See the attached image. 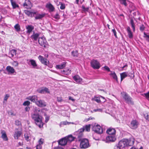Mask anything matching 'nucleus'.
<instances>
[{
  "instance_id": "nucleus-12",
  "label": "nucleus",
  "mask_w": 149,
  "mask_h": 149,
  "mask_svg": "<svg viewBox=\"0 0 149 149\" xmlns=\"http://www.w3.org/2000/svg\"><path fill=\"white\" fill-rule=\"evenodd\" d=\"M23 5L27 9H30L32 7V4L29 0H25Z\"/></svg>"
},
{
  "instance_id": "nucleus-43",
  "label": "nucleus",
  "mask_w": 149,
  "mask_h": 149,
  "mask_svg": "<svg viewBox=\"0 0 149 149\" xmlns=\"http://www.w3.org/2000/svg\"><path fill=\"white\" fill-rule=\"evenodd\" d=\"M60 4L61 5L60 8L61 10H64L65 8V6L64 3H63L62 2H60Z\"/></svg>"
},
{
  "instance_id": "nucleus-23",
  "label": "nucleus",
  "mask_w": 149,
  "mask_h": 149,
  "mask_svg": "<svg viewBox=\"0 0 149 149\" xmlns=\"http://www.w3.org/2000/svg\"><path fill=\"white\" fill-rule=\"evenodd\" d=\"M29 62L30 63L33 68L37 69L39 68V67L37 66V65L35 60L33 59H30L29 60Z\"/></svg>"
},
{
  "instance_id": "nucleus-25",
  "label": "nucleus",
  "mask_w": 149,
  "mask_h": 149,
  "mask_svg": "<svg viewBox=\"0 0 149 149\" xmlns=\"http://www.w3.org/2000/svg\"><path fill=\"white\" fill-rule=\"evenodd\" d=\"M67 139L68 143H70L74 140L75 137H73L72 135H69L65 137Z\"/></svg>"
},
{
  "instance_id": "nucleus-44",
  "label": "nucleus",
  "mask_w": 149,
  "mask_h": 149,
  "mask_svg": "<svg viewBox=\"0 0 149 149\" xmlns=\"http://www.w3.org/2000/svg\"><path fill=\"white\" fill-rule=\"evenodd\" d=\"M81 8L83 10L84 12H88V10L89 9V7H87L86 8H85L84 6V5H82L81 6Z\"/></svg>"
},
{
  "instance_id": "nucleus-38",
  "label": "nucleus",
  "mask_w": 149,
  "mask_h": 149,
  "mask_svg": "<svg viewBox=\"0 0 149 149\" xmlns=\"http://www.w3.org/2000/svg\"><path fill=\"white\" fill-rule=\"evenodd\" d=\"M130 23L133 29V31H134L135 30V25L133 19H130Z\"/></svg>"
},
{
  "instance_id": "nucleus-52",
  "label": "nucleus",
  "mask_w": 149,
  "mask_h": 149,
  "mask_svg": "<svg viewBox=\"0 0 149 149\" xmlns=\"http://www.w3.org/2000/svg\"><path fill=\"white\" fill-rule=\"evenodd\" d=\"M112 31L114 35L116 37V38H117V37L116 35V32L115 30V29L114 28L113 29H112Z\"/></svg>"
},
{
  "instance_id": "nucleus-55",
  "label": "nucleus",
  "mask_w": 149,
  "mask_h": 149,
  "mask_svg": "<svg viewBox=\"0 0 149 149\" xmlns=\"http://www.w3.org/2000/svg\"><path fill=\"white\" fill-rule=\"evenodd\" d=\"M93 111L95 112H96L97 111H99L100 112H102V109H94Z\"/></svg>"
},
{
  "instance_id": "nucleus-35",
  "label": "nucleus",
  "mask_w": 149,
  "mask_h": 149,
  "mask_svg": "<svg viewBox=\"0 0 149 149\" xmlns=\"http://www.w3.org/2000/svg\"><path fill=\"white\" fill-rule=\"evenodd\" d=\"M120 3L124 5L125 7H127V2L128 1L127 0H118Z\"/></svg>"
},
{
  "instance_id": "nucleus-41",
  "label": "nucleus",
  "mask_w": 149,
  "mask_h": 149,
  "mask_svg": "<svg viewBox=\"0 0 149 149\" xmlns=\"http://www.w3.org/2000/svg\"><path fill=\"white\" fill-rule=\"evenodd\" d=\"M143 34V37L146 38V41L149 42V35H147L145 32H144Z\"/></svg>"
},
{
  "instance_id": "nucleus-3",
  "label": "nucleus",
  "mask_w": 149,
  "mask_h": 149,
  "mask_svg": "<svg viewBox=\"0 0 149 149\" xmlns=\"http://www.w3.org/2000/svg\"><path fill=\"white\" fill-rule=\"evenodd\" d=\"M121 94L123 98L127 103L131 105L134 104L132 98L127 93L123 92Z\"/></svg>"
},
{
  "instance_id": "nucleus-27",
  "label": "nucleus",
  "mask_w": 149,
  "mask_h": 149,
  "mask_svg": "<svg viewBox=\"0 0 149 149\" xmlns=\"http://www.w3.org/2000/svg\"><path fill=\"white\" fill-rule=\"evenodd\" d=\"M73 78L76 82L79 83L81 82L82 79L78 75H76L73 77Z\"/></svg>"
},
{
  "instance_id": "nucleus-16",
  "label": "nucleus",
  "mask_w": 149,
  "mask_h": 149,
  "mask_svg": "<svg viewBox=\"0 0 149 149\" xmlns=\"http://www.w3.org/2000/svg\"><path fill=\"white\" fill-rule=\"evenodd\" d=\"M37 91L39 93L42 94H44L46 93H49V89L47 88L46 87L40 88L37 90Z\"/></svg>"
},
{
  "instance_id": "nucleus-51",
  "label": "nucleus",
  "mask_w": 149,
  "mask_h": 149,
  "mask_svg": "<svg viewBox=\"0 0 149 149\" xmlns=\"http://www.w3.org/2000/svg\"><path fill=\"white\" fill-rule=\"evenodd\" d=\"M14 28L17 31H19V24H17L14 26Z\"/></svg>"
},
{
  "instance_id": "nucleus-11",
  "label": "nucleus",
  "mask_w": 149,
  "mask_h": 149,
  "mask_svg": "<svg viewBox=\"0 0 149 149\" xmlns=\"http://www.w3.org/2000/svg\"><path fill=\"white\" fill-rule=\"evenodd\" d=\"M38 42L40 46L45 48L46 47L47 41L44 38L43 39L42 38H39Z\"/></svg>"
},
{
  "instance_id": "nucleus-37",
  "label": "nucleus",
  "mask_w": 149,
  "mask_h": 149,
  "mask_svg": "<svg viewBox=\"0 0 149 149\" xmlns=\"http://www.w3.org/2000/svg\"><path fill=\"white\" fill-rule=\"evenodd\" d=\"M71 70L69 69H65L62 71V73L68 75L70 73Z\"/></svg>"
},
{
  "instance_id": "nucleus-49",
  "label": "nucleus",
  "mask_w": 149,
  "mask_h": 149,
  "mask_svg": "<svg viewBox=\"0 0 149 149\" xmlns=\"http://www.w3.org/2000/svg\"><path fill=\"white\" fill-rule=\"evenodd\" d=\"M44 139L42 138H40L38 141V145H41L43 143Z\"/></svg>"
},
{
  "instance_id": "nucleus-29",
  "label": "nucleus",
  "mask_w": 149,
  "mask_h": 149,
  "mask_svg": "<svg viewBox=\"0 0 149 149\" xmlns=\"http://www.w3.org/2000/svg\"><path fill=\"white\" fill-rule=\"evenodd\" d=\"M34 26L32 25H29L26 27V29H27V33H30L34 29Z\"/></svg>"
},
{
  "instance_id": "nucleus-50",
  "label": "nucleus",
  "mask_w": 149,
  "mask_h": 149,
  "mask_svg": "<svg viewBox=\"0 0 149 149\" xmlns=\"http://www.w3.org/2000/svg\"><path fill=\"white\" fill-rule=\"evenodd\" d=\"M145 119L149 121V114L148 113H146V114L145 115Z\"/></svg>"
},
{
  "instance_id": "nucleus-59",
  "label": "nucleus",
  "mask_w": 149,
  "mask_h": 149,
  "mask_svg": "<svg viewBox=\"0 0 149 149\" xmlns=\"http://www.w3.org/2000/svg\"><path fill=\"white\" fill-rule=\"evenodd\" d=\"M25 110L26 111H29L30 110V108L28 106H27L25 108Z\"/></svg>"
},
{
  "instance_id": "nucleus-5",
  "label": "nucleus",
  "mask_w": 149,
  "mask_h": 149,
  "mask_svg": "<svg viewBox=\"0 0 149 149\" xmlns=\"http://www.w3.org/2000/svg\"><path fill=\"white\" fill-rule=\"evenodd\" d=\"M91 66L94 69H98L100 67V65L99 61L93 59L91 62Z\"/></svg>"
},
{
  "instance_id": "nucleus-14",
  "label": "nucleus",
  "mask_w": 149,
  "mask_h": 149,
  "mask_svg": "<svg viewBox=\"0 0 149 149\" xmlns=\"http://www.w3.org/2000/svg\"><path fill=\"white\" fill-rule=\"evenodd\" d=\"M24 12L27 15L31 17H34V15L37 14V11H29L27 10H25Z\"/></svg>"
},
{
  "instance_id": "nucleus-42",
  "label": "nucleus",
  "mask_w": 149,
  "mask_h": 149,
  "mask_svg": "<svg viewBox=\"0 0 149 149\" xmlns=\"http://www.w3.org/2000/svg\"><path fill=\"white\" fill-rule=\"evenodd\" d=\"M11 2V4L13 6V8H15L17 7H18V5H17L15 2L13 0H10Z\"/></svg>"
},
{
  "instance_id": "nucleus-57",
  "label": "nucleus",
  "mask_w": 149,
  "mask_h": 149,
  "mask_svg": "<svg viewBox=\"0 0 149 149\" xmlns=\"http://www.w3.org/2000/svg\"><path fill=\"white\" fill-rule=\"evenodd\" d=\"M36 149H41L42 148V146L41 145H37L36 146Z\"/></svg>"
},
{
  "instance_id": "nucleus-63",
  "label": "nucleus",
  "mask_w": 149,
  "mask_h": 149,
  "mask_svg": "<svg viewBox=\"0 0 149 149\" xmlns=\"http://www.w3.org/2000/svg\"><path fill=\"white\" fill-rule=\"evenodd\" d=\"M49 116H47L45 118V122H47L49 120Z\"/></svg>"
},
{
  "instance_id": "nucleus-9",
  "label": "nucleus",
  "mask_w": 149,
  "mask_h": 149,
  "mask_svg": "<svg viewBox=\"0 0 149 149\" xmlns=\"http://www.w3.org/2000/svg\"><path fill=\"white\" fill-rule=\"evenodd\" d=\"M36 104L39 107H46L47 105L46 102L44 100H40L36 102Z\"/></svg>"
},
{
  "instance_id": "nucleus-10",
  "label": "nucleus",
  "mask_w": 149,
  "mask_h": 149,
  "mask_svg": "<svg viewBox=\"0 0 149 149\" xmlns=\"http://www.w3.org/2000/svg\"><path fill=\"white\" fill-rule=\"evenodd\" d=\"M139 124L138 123L136 120L132 121L130 124V127L133 129H135L138 127Z\"/></svg>"
},
{
  "instance_id": "nucleus-21",
  "label": "nucleus",
  "mask_w": 149,
  "mask_h": 149,
  "mask_svg": "<svg viewBox=\"0 0 149 149\" xmlns=\"http://www.w3.org/2000/svg\"><path fill=\"white\" fill-rule=\"evenodd\" d=\"M106 132L109 134L115 135L116 130L115 129L110 127L107 130Z\"/></svg>"
},
{
  "instance_id": "nucleus-32",
  "label": "nucleus",
  "mask_w": 149,
  "mask_h": 149,
  "mask_svg": "<svg viewBox=\"0 0 149 149\" xmlns=\"http://www.w3.org/2000/svg\"><path fill=\"white\" fill-rule=\"evenodd\" d=\"M66 63V62H63L60 65H56V68L58 69H63L65 66Z\"/></svg>"
},
{
  "instance_id": "nucleus-36",
  "label": "nucleus",
  "mask_w": 149,
  "mask_h": 149,
  "mask_svg": "<svg viewBox=\"0 0 149 149\" xmlns=\"http://www.w3.org/2000/svg\"><path fill=\"white\" fill-rule=\"evenodd\" d=\"M14 136L15 139H18L19 138V130L17 129H15V130Z\"/></svg>"
},
{
  "instance_id": "nucleus-47",
  "label": "nucleus",
  "mask_w": 149,
  "mask_h": 149,
  "mask_svg": "<svg viewBox=\"0 0 149 149\" xmlns=\"http://www.w3.org/2000/svg\"><path fill=\"white\" fill-rule=\"evenodd\" d=\"M53 17L57 20L59 19H60V16L58 13H57L56 15H54Z\"/></svg>"
},
{
  "instance_id": "nucleus-45",
  "label": "nucleus",
  "mask_w": 149,
  "mask_h": 149,
  "mask_svg": "<svg viewBox=\"0 0 149 149\" xmlns=\"http://www.w3.org/2000/svg\"><path fill=\"white\" fill-rule=\"evenodd\" d=\"M16 54V51L14 50H12L10 51V52L9 53V55H11V57H13L14 56V55Z\"/></svg>"
},
{
  "instance_id": "nucleus-46",
  "label": "nucleus",
  "mask_w": 149,
  "mask_h": 149,
  "mask_svg": "<svg viewBox=\"0 0 149 149\" xmlns=\"http://www.w3.org/2000/svg\"><path fill=\"white\" fill-rule=\"evenodd\" d=\"M30 104V102L28 101H25L23 103V105L25 106H28Z\"/></svg>"
},
{
  "instance_id": "nucleus-58",
  "label": "nucleus",
  "mask_w": 149,
  "mask_h": 149,
  "mask_svg": "<svg viewBox=\"0 0 149 149\" xmlns=\"http://www.w3.org/2000/svg\"><path fill=\"white\" fill-rule=\"evenodd\" d=\"M145 96L147 98H149V91L146 93H145L144 94Z\"/></svg>"
},
{
  "instance_id": "nucleus-1",
  "label": "nucleus",
  "mask_w": 149,
  "mask_h": 149,
  "mask_svg": "<svg viewBox=\"0 0 149 149\" xmlns=\"http://www.w3.org/2000/svg\"><path fill=\"white\" fill-rule=\"evenodd\" d=\"M134 143V140L127 139H123L120 141L118 144L114 147H117L118 149H121L125 147L132 146Z\"/></svg>"
},
{
  "instance_id": "nucleus-62",
  "label": "nucleus",
  "mask_w": 149,
  "mask_h": 149,
  "mask_svg": "<svg viewBox=\"0 0 149 149\" xmlns=\"http://www.w3.org/2000/svg\"><path fill=\"white\" fill-rule=\"evenodd\" d=\"M54 149H63V148L61 147L57 146L56 147H55Z\"/></svg>"
},
{
  "instance_id": "nucleus-18",
  "label": "nucleus",
  "mask_w": 149,
  "mask_h": 149,
  "mask_svg": "<svg viewBox=\"0 0 149 149\" xmlns=\"http://www.w3.org/2000/svg\"><path fill=\"white\" fill-rule=\"evenodd\" d=\"M1 137L5 141H8V139L7 136V135L6 133V132L5 130H1Z\"/></svg>"
},
{
  "instance_id": "nucleus-2",
  "label": "nucleus",
  "mask_w": 149,
  "mask_h": 149,
  "mask_svg": "<svg viewBox=\"0 0 149 149\" xmlns=\"http://www.w3.org/2000/svg\"><path fill=\"white\" fill-rule=\"evenodd\" d=\"M31 117L35 122V124L39 127L41 128L43 127V124L42 122V117L38 113H34L31 114Z\"/></svg>"
},
{
  "instance_id": "nucleus-39",
  "label": "nucleus",
  "mask_w": 149,
  "mask_h": 149,
  "mask_svg": "<svg viewBox=\"0 0 149 149\" xmlns=\"http://www.w3.org/2000/svg\"><path fill=\"white\" fill-rule=\"evenodd\" d=\"M72 55L74 57H77L78 55V52L77 50L72 51L71 52Z\"/></svg>"
},
{
  "instance_id": "nucleus-15",
  "label": "nucleus",
  "mask_w": 149,
  "mask_h": 149,
  "mask_svg": "<svg viewBox=\"0 0 149 149\" xmlns=\"http://www.w3.org/2000/svg\"><path fill=\"white\" fill-rule=\"evenodd\" d=\"M67 142L66 139L65 137L62 138L58 141V143L59 145H61L62 146H64L65 145Z\"/></svg>"
},
{
  "instance_id": "nucleus-28",
  "label": "nucleus",
  "mask_w": 149,
  "mask_h": 149,
  "mask_svg": "<svg viewBox=\"0 0 149 149\" xmlns=\"http://www.w3.org/2000/svg\"><path fill=\"white\" fill-rule=\"evenodd\" d=\"M109 75L111 76L115 80L117 83L118 82L117 76L114 72H111V73L109 74Z\"/></svg>"
},
{
  "instance_id": "nucleus-56",
  "label": "nucleus",
  "mask_w": 149,
  "mask_h": 149,
  "mask_svg": "<svg viewBox=\"0 0 149 149\" xmlns=\"http://www.w3.org/2000/svg\"><path fill=\"white\" fill-rule=\"evenodd\" d=\"M63 100L61 97H57V101L58 102H61L63 101Z\"/></svg>"
},
{
  "instance_id": "nucleus-30",
  "label": "nucleus",
  "mask_w": 149,
  "mask_h": 149,
  "mask_svg": "<svg viewBox=\"0 0 149 149\" xmlns=\"http://www.w3.org/2000/svg\"><path fill=\"white\" fill-rule=\"evenodd\" d=\"M39 34L38 33H35L34 32L33 34L31 36V38L35 41H36L38 40Z\"/></svg>"
},
{
  "instance_id": "nucleus-61",
  "label": "nucleus",
  "mask_w": 149,
  "mask_h": 149,
  "mask_svg": "<svg viewBox=\"0 0 149 149\" xmlns=\"http://www.w3.org/2000/svg\"><path fill=\"white\" fill-rule=\"evenodd\" d=\"M130 149H143V147L142 146H141L139 149H138L134 147H132Z\"/></svg>"
},
{
  "instance_id": "nucleus-17",
  "label": "nucleus",
  "mask_w": 149,
  "mask_h": 149,
  "mask_svg": "<svg viewBox=\"0 0 149 149\" xmlns=\"http://www.w3.org/2000/svg\"><path fill=\"white\" fill-rule=\"evenodd\" d=\"M90 126L91 125L90 124L84 126L82 128L79 129V131H80V132H81V131L84 132L85 130L86 132H89L90 130Z\"/></svg>"
},
{
  "instance_id": "nucleus-26",
  "label": "nucleus",
  "mask_w": 149,
  "mask_h": 149,
  "mask_svg": "<svg viewBox=\"0 0 149 149\" xmlns=\"http://www.w3.org/2000/svg\"><path fill=\"white\" fill-rule=\"evenodd\" d=\"M24 138L27 141H30L31 138V136L30 134L25 133L24 134Z\"/></svg>"
},
{
  "instance_id": "nucleus-7",
  "label": "nucleus",
  "mask_w": 149,
  "mask_h": 149,
  "mask_svg": "<svg viewBox=\"0 0 149 149\" xmlns=\"http://www.w3.org/2000/svg\"><path fill=\"white\" fill-rule=\"evenodd\" d=\"M38 58L42 63L47 66L49 64V61L47 58H44L42 56L39 55Z\"/></svg>"
},
{
  "instance_id": "nucleus-40",
  "label": "nucleus",
  "mask_w": 149,
  "mask_h": 149,
  "mask_svg": "<svg viewBox=\"0 0 149 149\" xmlns=\"http://www.w3.org/2000/svg\"><path fill=\"white\" fill-rule=\"evenodd\" d=\"M92 100H94L98 103H100L101 102L100 98L99 97H95L94 98L92 99Z\"/></svg>"
},
{
  "instance_id": "nucleus-53",
  "label": "nucleus",
  "mask_w": 149,
  "mask_h": 149,
  "mask_svg": "<svg viewBox=\"0 0 149 149\" xmlns=\"http://www.w3.org/2000/svg\"><path fill=\"white\" fill-rule=\"evenodd\" d=\"M104 69L107 70L108 72H111L110 70V69H109V67L107 66H105L104 67Z\"/></svg>"
},
{
  "instance_id": "nucleus-8",
  "label": "nucleus",
  "mask_w": 149,
  "mask_h": 149,
  "mask_svg": "<svg viewBox=\"0 0 149 149\" xmlns=\"http://www.w3.org/2000/svg\"><path fill=\"white\" fill-rule=\"evenodd\" d=\"M106 142H113L115 141L116 140L115 135L109 134L106 138Z\"/></svg>"
},
{
  "instance_id": "nucleus-64",
  "label": "nucleus",
  "mask_w": 149,
  "mask_h": 149,
  "mask_svg": "<svg viewBox=\"0 0 149 149\" xmlns=\"http://www.w3.org/2000/svg\"><path fill=\"white\" fill-rule=\"evenodd\" d=\"M127 64L126 63L125 64V65H124L123 67H122L121 68L122 69H123V68H125V67H127Z\"/></svg>"
},
{
  "instance_id": "nucleus-54",
  "label": "nucleus",
  "mask_w": 149,
  "mask_h": 149,
  "mask_svg": "<svg viewBox=\"0 0 149 149\" xmlns=\"http://www.w3.org/2000/svg\"><path fill=\"white\" fill-rule=\"evenodd\" d=\"M9 97V94H7L6 95L4 98V101H6L8 98Z\"/></svg>"
},
{
  "instance_id": "nucleus-60",
  "label": "nucleus",
  "mask_w": 149,
  "mask_h": 149,
  "mask_svg": "<svg viewBox=\"0 0 149 149\" xmlns=\"http://www.w3.org/2000/svg\"><path fill=\"white\" fill-rule=\"evenodd\" d=\"M69 100H71L72 101H75V100L71 96H69Z\"/></svg>"
},
{
  "instance_id": "nucleus-22",
  "label": "nucleus",
  "mask_w": 149,
  "mask_h": 149,
  "mask_svg": "<svg viewBox=\"0 0 149 149\" xmlns=\"http://www.w3.org/2000/svg\"><path fill=\"white\" fill-rule=\"evenodd\" d=\"M79 130V129L78 131L77 132V139L79 141H80L82 139H82V137L83 136V132L80 131Z\"/></svg>"
},
{
  "instance_id": "nucleus-48",
  "label": "nucleus",
  "mask_w": 149,
  "mask_h": 149,
  "mask_svg": "<svg viewBox=\"0 0 149 149\" xmlns=\"http://www.w3.org/2000/svg\"><path fill=\"white\" fill-rule=\"evenodd\" d=\"M145 27L143 24H142L140 26V30L141 32H143L145 29Z\"/></svg>"
},
{
  "instance_id": "nucleus-34",
  "label": "nucleus",
  "mask_w": 149,
  "mask_h": 149,
  "mask_svg": "<svg viewBox=\"0 0 149 149\" xmlns=\"http://www.w3.org/2000/svg\"><path fill=\"white\" fill-rule=\"evenodd\" d=\"M129 7V10L130 13L132 12V11L135 10L136 9V8L132 3H131L130 4Z\"/></svg>"
},
{
  "instance_id": "nucleus-24",
  "label": "nucleus",
  "mask_w": 149,
  "mask_h": 149,
  "mask_svg": "<svg viewBox=\"0 0 149 149\" xmlns=\"http://www.w3.org/2000/svg\"><path fill=\"white\" fill-rule=\"evenodd\" d=\"M120 79L121 81H122L123 79L127 76H130V75L129 74H128L127 72H125L120 74Z\"/></svg>"
},
{
  "instance_id": "nucleus-19",
  "label": "nucleus",
  "mask_w": 149,
  "mask_h": 149,
  "mask_svg": "<svg viewBox=\"0 0 149 149\" xmlns=\"http://www.w3.org/2000/svg\"><path fill=\"white\" fill-rule=\"evenodd\" d=\"M46 7L48 8L49 12H52L55 10V8L50 3H47L46 5Z\"/></svg>"
},
{
  "instance_id": "nucleus-20",
  "label": "nucleus",
  "mask_w": 149,
  "mask_h": 149,
  "mask_svg": "<svg viewBox=\"0 0 149 149\" xmlns=\"http://www.w3.org/2000/svg\"><path fill=\"white\" fill-rule=\"evenodd\" d=\"M6 70L8 72V74H13L15 72V70L13 68L10 66H7L6 68Z\"/></svg>"
},
{
  "instance_id": "nucleus-13",
  "label": "nucleus",
  "mask_w": 149,
  "mask_h": 149,
  "mask_svg": "<svg viewBox=\"0 0 149 149\" xmlns=\"http://www.w3.org/2000/svg\"><path fill=\"white\" fill-rule=\"evenodd\" d=\"M27 99L31 101V102H35L36 104V102L38 101V97L37 96L34 95L29 96L27 98Z\"/></svg>"
},
{
  "instance_id": "nucleus-33",
  "label": "nucleus",
  "mask_w": 149,
  "mask_h": 149,
  "mask_svg": "<svg viewBox=\"0 0 149 149\" xmlns=\"http://www.w3.org/2000/svg\"><path fill=\"white\" fill-rule=\"evenodd\" d=\"M36 15L35 17V19H41L42 18L44 17L45 15V13L42 14H38V12L37 14Z\"/></svg>"
},
{
  "instance_id": "nucleus-31",
  "label": "nucleus",
  "mask_w": 149,
  "mask_h": 149,
  "mask_svg": "<svg viewBox=\"0 0 149 149\" xmlns=\"http://www.w3.org/2000/svg\"><path fill=\"white\" fill-rule=\"evenodd\" d=\"M127 30L129 38L130 39L132 38L133 37V35L130 27L128 26L127 27Z\"/></svg>"
},
{
  "instance_id": "nucleus-6",
  "label": "nucleus",
  "mask_w": 149,
  "mask_h": 149,
  "mask_svg": "<svg viewBox=\"0 0 149 149\" xmlns=\"http://www.w3.org/2000/svg\"><path fill=\"white\" fill-rule=\"evenodd\" d=\"M93 130L95 133L98 134H101L103 132V130L101 127L97 125L94 126L93 128Z\"/></svg>"
},
{
  "instance_id": "nucleus-4",
  "label": "nucleus",
  "mask_w": 149,
  "mask_h": 149,
  "mask_svg": "<svg viewBox=\"0 0 149 149\" xmlns=\"http://www.w3.org/2000/svg\"><path fill=\"white\" fill-rule=\"evenodd\" d=\"M90 146L88 141L86 139H83L80 141V147L81 148L85 149Z\"/></svg>"
}]
</instances>
